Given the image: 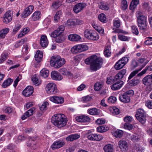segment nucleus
I'll list each match as a JSON object with an SVG mask.
<instances>
[{"label":"nucleus","instance_id":"f257e3e1","mask_svg":"<svg viewBox=\"0 0 152 152\" xmlns=\"http://www.w3.org/2000/svg\"><path fill=\"white\" fill-rule=\"evenodd\" d=\"M84 62L86 65H90V69L94 71L99 69L103 63L102 59L95 55L88 57L85 59Z\"/></svg>","mask_w":152,"mask_h":152},{"label":"nucleus","instance_id":"f03ea898","mask_svg":"<svg viewBox=\"0 0 152 152\" xmlns=\"http://www.w3.org/2000/svg\"><path fill=\"white\" fill-rule=\"evenodd\" d=\"M52 119L53 124L58 128L65 126L67 122L66 116L61 114H55L53 116Z\"/></svg>","mask_w":152,"mask_h":152},{"label":"nucleus","instance_id":"7ed1b4c3","mask_svg":"<svg viewBox=\"0 0 152 152\" xmlns=\"http://www.w3.org/2000/svg\"><path fill=\"white\" fill-rule=\"evenodd\" d=\"M65 27L64 26H60L56 30L54 31L51 34L52 37L55 38V41L57 43H60L64 42L66 39V37L61 34L64 30Z\"/></svg>","mask_w":152,"mask_h":152},{"label":"nucleus","instance_id":"20e7f679","mask_svg":"<svg viewBox=\"0 0 152 152\" xmlns=\"http://www.w3.org/2000/svg\"><path fill=\"white\" fill-rule=\"evenodd\" d=\"M66 62L65 59L59 56L53 57L50 61V65L55 68H58L64 65Z\"/></svg>","mask_w":152,"mask_h":152},{"label":"nucleus","instance_id":"39448f33","mask_svg":"<svg viewBox=\"0 0 152 152\" xmlns=\"http://www.w3.org/2000/svg\"><path fill=\"white\" fill-rule=\"evenodd\" d=\"M146 113L142 109L139 108L137 110L135 116L136 118L142 124L145 122Z\"/></svg>","mask_w":152,"mask_h":152},{"label":"nucleus","instance_id":"423d86ee","mask_svg":"<svg viewBox=\"0 0 152 152\" xmlns=\"http://www.w3.org/2000/svg\"><path fill=\"white\" fill-rule=\"evenodd\" d=\"M88 140L92 141H99L102 140L103 137L100 134H92L91 130H88L86 133Z\"/></svg>","mask_w":152,"mask_h":152},{"label":"nucleus","instance_id":"0eeeda50","mask_svg":"<svg viewBox=\"0 0 152 152\" xmlns=\"http://www.w3.org/2000/svg\"><path fill=\"white\" fill-rule=\"evenodd\" d=\"M88 49V46L83 44H79L75 46L71 49V51L74 54L85 51Z\"/></svg>","mask_w":152,"mask_h":152},{"label":"nucleus","instance_id":"6e6552de","mask_svg":"<svg viewBox=\"0 0 152 152\" xmlns=\"http://www.w3.org/2000/svg\"><path fill=\"white\" fill-rule=\"evenodd\" d=\"M45 89L47 93L48 94H55L58 92L56 85L53 83L48 84L46 86Z\"/></svg>","mask_w":152,"mask_h":152},{"label":"nucleus","instance_id":"1a4fd4ad","mask_svg":"<svg viewBox=\"0 0 152 152\" xmlns=\"http://www.w3.org/2000/svg\"><path fill=\"white\" fill-rule=\"evenodd\" d=\"M118 145L122 152H127L128 150V144L124 140L122 139L118 142Z\"/></svg>","mask_w":152,"mask_h":152},{"label":"nucleus","instance_id":"9d476101","mask_svg":"<svg viewBox=\"0 0 152 152\" xmlns=\"http://www.w3.org/2000/svg\"><path fill=\"white\" fill-rule=\"evenodd\" d=\"M34 8V7L32 5H30L26 7L21 15L22 18H24L28 16L33 11Z\"/></svg>","mask_w":152,"mask_h":152},{"label":"nucleus","instance_id":"9b49d317","mask_svg":"<svg viewBox=\"0 0 152 152\" xmlns=\"http://www.w3.org/2000/svg\"><path fill=\"white\" fill-rule=\"evenodd\" d=\"M86 6V4L80 3L76 4L73 7V10L75 13H78L82 10Z\"/></svg>","mask_w":152,"mask_h":152},{"label":"nucleus","instance_id":"f8f14e48","mask_svg":"<svg viewBox=\"0 0 152 152\" xmlns=\"http://www.w3.org/2000/svg\"><path fill=\"white\" fill-rule=\"evenodd\" d=\"M33 92V87L31 86H28L23 91L22 94L24 96L28 97L32 94Z\"/></svg>","mask_w":152,"mask_h":152},{"label":"nucleus","instance_id":"ddd939ff","mask_svg":"<svg viewBox=\"0 0 152 152\" xmlns=\"http://www.w3.org/2000/svg\"><path fill=\"white\" fill-rule=\"evenodd\" d=\"M142 83L146 86H150L152 85V77L151 75H147L142 80Z\"/></svg>","mask_w":152,"mask_h":152},{"label":"nucleus","instance_id":"4468645a","mask_svg":"<svg viewBox=\"0 0 152 152\" xmlns=\"http://www.w3.org/2000/svg\"><path fill=\"white\" fill-rule=\"evenodd\" d=\"M137 23L146 21V18L143 15V13L140 11L137 12L136 13Z\"/></svg>","mask_w":152,"mask_h":152},{"label":"nucleus","instance_id":"2eb2a0df","mask_svg":"<svg viewBox=\"0 0 152 152\" xmlns=\"http://www.w3.org/2000/svg\"><path fill=\"white\" fill-rule=\"evenodd\" d=\"M65 142L63 140H59L54 142L51 145V148L52 149L59 148L65 145Z\"/></svg>","mask_w":152,"mask_h":152},{"label":"nucleus","instance_id":"dca6fc26","mask_svg":"<svg viewBox=\"0 0 152 152\" xmlns=\"http://www.w3.org/2000/svg\"><path fill=\"white\" fill-rule=\"evenodd\" d=\"M124 84L123 81L119 80L111 86V88L113 90H118Z\"/></svg>","mask_w":152,"mask_h":152},{"label":"nucleus","instance_id":"f3484780","mask_svg":"<svg viewBox=\"0 0 152 152\" xmlns=\"http://www.w3.org/2000/svg\"><path fill=\"white\" fill-rule=\"evenodd\" d=\"M51 78L53 80H60L63 78L62 76L57 71H54L51 74Z\"/></svg>","mask_w":152,"mask_h":152},{"label":"nucleus","instance_id":"a211bd4d","mask_svg":"<svg viewBox=\"0 0 152 152\" xmlns=\"http://www.w3.org/2000/svg\"><path fill=\"white\" fill-rule=\"evenodd\" d=\"M75 119L77 122H87L89 121L90 120L89 117L84 115L77 116Z\"/></svg>","mask_w":152,"mask_h":152},{"label":"nucleus","instance_id":"6ab92c4d","mask_svg":"<svg viewBox=\"0 0 152 152\" xmlns=\"http://www.w3.org/2000/svg\"><path fill=\"white\" fill-rule=\"evenodd\" d=\"M35 110V108L34 107H32L30 109L23 115L21 117L22 119L24 120L27 117L32 115Z\"/></svg>","mask_w":152,"mask_h":152},{"label":"nucleus","instance_id":"aec40b11","mask_svg":"<svg viewBox=\"0 0 152 152\" xmlns=\"http://www.w3.org/2000/svg\"><path fill=\"white\" fill-rule=\"evenodd\" d=\"M40 40V45L42 47L45 48L48 46V42L46 35H42Z\"/></svg>","mask_w":152,"mask_h":152},{"label":"nucleus","instance_id":"412c9836","mask_svg":"<svg viewBox=\"0 0 152 152\" xmlns=\"http://www.w3.org/2000/svg\"><path fill=\"white\" fill-rule=\"evenodd\" d=\"M50 100L52 102L57 104H61L64 102V98L55 96L51 97Z\"/></svg>","mask_w":152,"mask_h":152},{"label":"nucleus","instance_id":"4be33fe9","mask_svg":"<svg viewBox=\"0 0 152 152\" xmlns=\"http://www.w3.org/2000/svg\"><path fill=\"white\" fill-rule=\"evenodd\" d=\"M119 99L121 102L124 103L129 102L130 100L129 96L127 95L124 93L123 94L119 95Z\"/></svg>","mask_w":152,"mask_h":152},{"label":"nucleus","instance_id":"5701e85b","mask_svg":"<svg viewBox=\"0 0 152 152\" xmlns=\"http://www.w3.org/2000/svg\"><path fill=\"white\" fill-rule=\"evenodd\" d=\"M126 70V69H123L119 72L115 76L114 80H117L121 79L125 75Z\"/></svg>","mask_w":152,"mask_h":152},{"label":"nucleus","instance_id":"b1692460","mask_svg":"<svg viewBox=\"0 0 152 152\" xmlns=\"http://www.w3.org/2000/svg\"><path fill=\"white\" fill-rule=\"evenodd\" d=\"M140 30L142 32H144L147 30L148 28L146 21L137 23Z\"/></svg>","mask_w":152,"mask_h":152},{"label":"nucleus","instance_id":"393cba45","mask_svg":"<svg viewBox=\"0 0 152 152\" xmlns=\"http://www.w3.org/2000/svg\"><path fill=\"white\" fill-rule=\"evenodd\" d=\"M12 20V17L11 15L10 11L7 12L4 15V19L3 21L4 23L7 24Z\"/></svg>","mask_w":152,"mask_h":152},{"label":"nucleus","instance_id":"a878e982","mask_svg":"<svg viewBox=\"0 0 152 152\" xmlns=\"http://www.w3.org/2000/svg\"><path fill=\"white\" fill-rule=\"evenodd\" d=\"M80 137V135L77 134H75L69 135L66 138L67 141H73L77 140Z\"/></svg>","mask_w":152,"mask_h":152},{"label":"nucleus","instance_id":"bb28decb","mask_svg":"<svg viewBox=\"0 0 152 152\" xmlns=\"http://www.w3.org/2000/svg\"><path fill=\"white\" fill-rule=\"evenodd\" d=\"M31 80L34 84L36 86H39L41 83V80L38 78V77L36 75L32 76Z\"/></svg>","mask_w":152,"mask_h":152},{"label":"nucleus","instance_id":"cd10ccee","mask_svg":"<svg viewBox=\"0 0 152 152\" xmlns=\"http://www.w3.org/2000/svg\"><path fill=\"white\" fill-rule=\"evenodd\" d=\"M34 57L35 60L37 62H40L42 60L43 57L42 52L41 51L38 50L37 51Z\"/></svg>","mask_w":152,"mask_h":152},{"label":"nucleus","instance_id":"c85d7f7f","mask_svg":"<svg viewBox=\"0 0 152 152\" xmlns=\"http://www.w3.org/2000/svg\"><path fill=\"white\" fill-rule=\"evenodd\" d=\"M69 40L73 41H77L81 39V37L76 34H71L69 35L68 37Z\"/></svg>","mask_w":152,"mask_h":152},{"label":"nucleus","instance_id":"c756f323","mask_svg":"<svg viewBox=\"0 0 152 152\" xmlns=\"http://www.w3.org/2000/svg\"><path fill=\"white\" fill-rule=\"evenodd\" d=\"M108 110L114 114L117 115L120 113L119 110L116 107H110L108 109Z\"/></svg>","mask_w":152,"mask_h":152},{"label":"nucleus","instance_id":"7c9ffc66","mask_svg":"<svg viewBox=\"0 0 152 152\" xmlns=\"http://www.w3.org/2000/svg\"><path fill=\"white\" fill-rule=\"evenodd\" d=\"M113 134L116 138H121L123 134V132L121 130L117 129L113 132Z\"/></svg>","mask_w":152,"mask_h":152},{"label":"nucleus","instance_id":"2f4dec72","mask_svg":"<svg viewBox=\"0 0 152 152\" xmlns=\"http://www.w3.org/2000/svg\"><path fill=\"white\" fill-rule=\"evenodd\" d=\"M127 136L128 139L133 142L137 141L139 139L138 137L135 134H132L130 133H128Z\"/></svg>","mask_w":152,"mask_h":152},{"label":"nucleus","instance_id":"473e14b6","mask_svg":"<svg viewBox=\"0 0 152 152\" xmlns=\"http://www.w3.org/2000/svg\"><path fill=\"white\" fill-rule=\"evenodd\" d=\"M62 15V12L61 11L57 12L54 16V21L55 23L58 22L60 20V17Z\"/></svg>","mask_w":152,"mask_h":152},{"label":"nucleus","instance_id":"72a5a7b5","mask_svg":"<svg viewBox=\"0 0 152 152\" xmlns=\"http://www.w3.org/2000/svg\"><path fill=\"white\" fill-rule=\"evenodd\" d=\"M13 80L10 78H8L6 80L2 83V86L4 88H6L11 85L12 82Z\"/></svg>","mask_w":152,"mask_h":152},{"label":"nucleus","instance_id":"f704fd0d","mask_svg":"<svg viewBox=\"0 0 152 152\" xmlns=\"http://www.w3.org/2000/svg\"><path fill=\"white\" fill-rule=\"evenodd\" d=\"M49 71L45 68L43 69L40 72V75L44 78L47 77L49 75Z\"/></svg>","mask_w":152,"mask_h":152},{"label":"nucleus","instance_id":"c9c22d12","mask_svg":"<svg viewBox=\"0 0 152 152\" xmlns=\"http://www.w3.org/2000/svg\"><path fill=\"white\" fill-rule=\"evenodd\" d=\"M99 110L97 108H93L89 109L88 111V113L90 115H97L99 113Z\"/></svg>","mask_w":152,"mask_h":152},{"label":"nucleus","instance_id":"e433bc0d","mask_svg":"<svg viewBox=\"0 0 152 152\" xmlns=\"http://www.w3.org/2000/svg\"><path fill=\"white\" fill-rule=\"evenodd\" d=\"M41 17L40 12L39 11L35 12L33 14L32 19L34 21L39 20Z\"/></svg>","mask_w":152,"mask_h":152},{"label":"nucleus","instance_id":"4c0bfd02","mask_svg":"<svg viewBox=\"0 0 152 152\" xmlns=\"http://www.w3.org/2000/svg\"><path fill=\"white\" fill-rule=\"evenodd\" d=\"M139 0H132L130 4V9L132 10H134L139 4Z\"/></svg>","mask_w":152,"mask_h":152},{"label":"nucleus","instance_id":"58836bf2","mask_svg":"<svg viewBox=\"0 0 152 152\" xmlns=\"http://www.w3.org/2000/svg\"><path fill=\"white\" fill-rule=\"evenodd\" d=\"M124 65L120 60H118L115 64L114 67L116 70H119L122 68Z\"/></svg>","mask_w":152,"mask_h":152},{"label":"nucleus","instance_id":"ea45409f","mask_svg":"<svg viewBox=\"0 0 152 152\" xmlns=\"http://www.w3.org/2000/svg\"><path fill=\"white\" fill-rule=\"evenodd\" d=\"M9 31V29L8 28H5L0 31V39L4 38Z\"/></svg>","mask_w":152,"mask_h":152},{"label":"nucleus","instance_id":"a19ab883","mask_svg":"<svg viewBox=\"0 0 152 152\" xmlns=\"http://www.w3.org/2000/svg\"><path fill=\"white\" fill-rule=\"evenodd\" d=\"M62 74L64 75L72 76V74L71 73L68 71L66 68L61 69L59 71Z\"/></svg>","mask_w":152,"mask_h":152},{"label":"nucleus","instance_id":"79ce46f5","mask_svg":"<svg viewBox=\"0 0 152 152\" xmlns=\"http://www.w3.org/2000/svg\"><path fill=\"white\" fill-rule=\"evenodd\" d=\"M93 31V30H89L88 29L85 30L84 32V34L85 37L87 39H89Z\"/></svg>","mask_w":152,"mask_h":152},{"label":"nucleus","instance_id":"37998d69","mask_svg":"<svg viewBox=\"0 0 152 152\" xmlns=\"http://www.w3.org/2000/svg\"><path fill=\"white\" fill-rule=\"evenodd\" d=\"M99 38V36L98 34L95 31H93L89 40H98Z\"/></svg>","mask_w":152,"mask_h":152},{"label":"nucleus","instance_id":"c03bdc74","mask_svg":"<svg viewBox=\"0 0 152 152\" xmlns=\"http://www.w3.org/2000/svg\"><path fill=\"white\" fill-rule=\"evenodd\" d=\"M140 82L139 80L134 78L129 82V83L130 86H135L138 84Z\"/></svg>","mask_w":152,"mask_h":152},{"label":"nucleus","instance_id":"a18cd8bd","mask_svg":"<svg viewBox=\"0 0 152 152\" xmlns=\"http://www.w3.org/2000/svg\"><path fill=\"white\" fill-rule=\"evenodd\" d=\"M27 40V39L26 38L22 39L20 41L16 42L15 46L16 48H18L23 45L24 43Z\"/></svg>","mask_w":152,"mask_h":152},{"label":"nucleus","instance_id":"49530a36","mask_svg":"<svg viewBox=\"0 0 152 152\" xmlns=\"http://www.w3.org/2000/svg\"><path fill=\"white\" fill-rule=\"evenodd\" d=\"M49 105L48 103L47 102H44L42 104L39 106V109L40 111H44L47 109V107Z\"/></svg>","mask_w":152,"mask_h":152},{"label":"nucleus","instance_id":"de8ad7c7","mask_svg":"<svg viewBox=\"0 0 152 152\" xmlns=\"http://www.w3.org/2000/svg\"><path fill=\"white\" fill-rule=\"evenodd\" d=\"M61 5V3L59 1L53 2L52 5V7L54 9H57Z\"/></svg>","mask_w":152,"mask_h":152},{"label":"nucleus","instance_id":"09e8293b","mask_svg":"<svg viewBox=\"0 0 152 152\" xmlns=\"http://www.w3.org/2000/svg\"><path fill=\"white\" fill-rule=\"evenodd\" d=\"M113 146L111 144L105 145V152H113Z\"/></svg>","mask_w":152,"mask_h":152},{"label":"nucleus","instance_id":"8fccbe9b","mask_svg":"<svg viewBox=\"0 0 152 152\" xmlns=\"http://www.w3.org/2000/svg\"><path fill=\"white\" fill-rule=\"evenodd\" d=\"M103 86V85L101 83L97 82L94 85V89L95 90L98 91Z\"/></svg>","mask_w":152,"mask_h":152},{"label":"nucleus","instance_id":"3c124183","mask_svg":"<svg viewBox=\"0 0 152 152\" xmlns=\"http://www.w3.org/2000/svg\"><path fill=\"white\" fill-rule=\"evenodd\" d=\"M111 49L110 46H108L105 48V57H108L110 56L111 54Z\"/></svg>","mask_w":152,"mask_h":152},{"label":"nucleus","instance_id":"603ef678","mask_svg":"<svg viewBox=\"0 0 152 152\" xmlns=\"http://www.w3.org/2000/svg\"><path fill=\"white\" fill-rule=\"evenodd\" d=\"M142 69V68H141L140 69H137L132 72L130 74L129 77H128L129 80H130L139 71H140Z\"/></svg>","mask_w":152,"mask_h":152},{"label":"nucleus","instance_id":"864d4df0","mask_svg":"<svg viewBox=\"0 0 152 152\" xmlns=\"http://www.w3.org/2000/svg\"><path fill=\"white\" fill-rule=\"evenodd\" d=\"M129 59V57L127 56L122 57L121 59L119 60L125 66L128 62Z\"/></svg>","mask_w":152,"mask_h":152},{"label":"nucleus","instance_id":"5fc2aeb1","mask_svg":"<svg viewBox=\"0 0 152 152\" xmlns=\"http://www.w3.org/2000/svg\"><path fill=\"white\" fill-rule=\"evenodd\" d=\"M128 4L126 0H122L121 2V7L122 10H125L128 7Z\"/></svg>","mask_w":152,"mask_h":152},{"label":"nucleus","instance_id":"6e6d98bb","mask_svg":"<svg viewBox=\"0 0 152 152\" xmlns=\"http://www.w3.org/2000/svg\"><path fill=\"white\" fill-rule=\"evenodd\" d=\"M113 26L116 28H119L121 25L120 21L118 19H115L113 20Z\"/></svg>","mask_w":152,"mask_h":152},{"label":"nucleus","instance_id":"4d7b16f0","mask_svg":"<svg viewBox=\"0 0 152 152\" xmlns=\"http://www.w3.org/2000/svg\"><path fill=\"white\" fill-rule=\"evenodd\" d=\"M131 29L132 33L136 35H138L139 34V31L138 28L136 26H131Z\"/></svg>","mask_w":152,"mask_h":152},{"label":"nucleus","instance_id":"13d9d810","mask_svg":"<svg viewBox=\"0 0 152 152\" xmlns=\"http://www.w3.org/2000/svg\"><path fill=\"white\" fill-rule=\"evenodd\" d=\"M116 98L114 96H110L108 99V102L109 103H114L116 101Z\"/></svg>","mask_w":152,"mask_h":152},{"label":"nucleus","instance_id":"bf43d9fd","mask_svg":"<svg viewBox=\"0 0 152 152\" xmlns=\"http://www.w3.org/2000/svg\"><path fill=\"white\" fill-rule=\"evenodd\" d=\"M146 40L145 42V43L147 45H152V37H149L146 38Z\"/></svg>","mask_w":152,"mask_h":152},{"label":"nucleus","instance_id":"052dcab7","mask_svg":"<svg viewBox=\"0 0 152 152\" xmlns=\"http://www.w3.org/2000/svg\"><path fill=\"white\" fill-rule=\"evenodd\" d=\"M124 127L126 129L130 130L133 129V126L132 124L127 123L124 124Z\"/></svg>","mask_w":152,"mask_h":152},{"label":"nucleus","instance_id":"680f3d73","mask_svg":"<svg viewBox=\"0 0 152 152\" xmlns=\"http://www.w3.org/2000/svg\"><path fill=\"white\" fill-rule=\"evenodd\" d=\"M7 54L3 53L1 55V57L0 58V64L2 63L7 58Z\"/></svg>","mask_w":152,"mask_h":152},{"label":"nucleus","instance_id":"e2e57ef3","mask_svg":"<svg viewBox=\"0 0 152 152\" xmlns=\"http://www.w3.org/2000/svg\"><path fill=\"white\" fill-rule=\"evenodd\" d=\"M118 39L122 41H126L129 40L128 38L123 35H118Z\"/></svg>","mask_w":152,"mask_h":152},{"label":"nucleus","instance_id":"0e129e2a","mask_svg":"<svg viewBox=\"0 0 152 152\" xmlns=\"http://www.w3.org/2000/svg\"><path fill=\"white\" fill-rule=\"evenodd\" d=\"M66 25L68 26L75 25V19H69L67 21Z\"/></svg>","mask_w":152,"mask_h":152},{"label":"nucleus","instance_id":"69168bd1","mask_svg":"<svg viewBox=\"0 0 152 152\" xmlns=\"http://www.w3.org/2000/svg\"><path fill=\"white\" fill-rule=\"evenodd\" d=\"M91 97L89 96H84L82 98V100L84 102H87L91 101Z\"/></svg>","mask_w":152,"mask_h":152},{"label":"nucleus","instance_id":"338daca9","mask_svg":"<svg viewBox=\"0 0 152 152\" xmlns=\"http://www.w3.org/2000/svg\"><path fill=\"white\" fill-rule=\"evenodd\" d=\"M97 132L101 133L104 132V126H100L97 128Z\"/></svg>","mask_w":152,"mask_h":152},{"label":"nucleus","instance_id":"774afa93","mask_svg":"<svg viewBox=\"0 0 152 152\" xmlns=\"http://www.w3.org/2000/svg\"><path fill=\"white\" fill-rule=\"evenodd\" d=\"M145 106L149 109H152V101H147L145 102Z\"/></svg>","mask_w":152,"mask_h":152}]
</instances>
